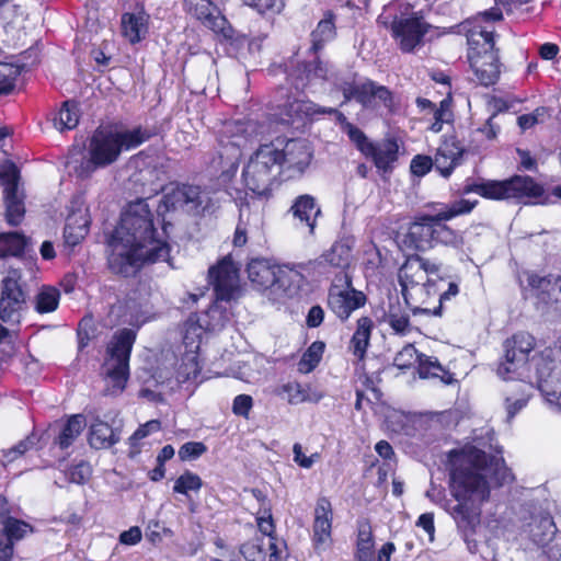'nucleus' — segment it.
I'll return each mask as SVG.
<instances>
[{
  "label": "nucleus",
  "instance_id": "1",
  "mask_svg": "<svg viewBox=\"0 0 561 561\" xmlns=\"http://www.w3.org/2000/svg\"><path fill=\"white\" fill-rule=\"evenodd\" d=\"M534 348L535 339L526 332L516 333L504 343L505 354L496 374L504 380L517 379L503 391L508 421L527 405L534 382L549 403L561 404V342L546 347L529 360Z\"/></svg>",
  "mask_w": 561,
  "mask_h": 561
},
{
  "label": "nucleus",
  "instance_id": "2",
  "mask_svg": "<svg viewBox=\"0 0 561 561\" xmlns=\"http://www.w3.org/2000/svg\"><path fill=\"white\" fill-rule=\"evenodd\" d=\"M449 457L450 493L457 502L449 513L458 524L473 528L480 523L491 486L511 483L514 477L502 458L488 456L473 444L451 450Z\"/></svg>",
  "mask_w": 561,
  "mask_h": 561
},
{
  "label": "nucleus",
  "instance_id": "3",
  "mask_svg": "<svg viewBox=\"0 0 561 561\" xmlns=\"http://www.w3.org/2000/svg\"><path fill=\"white\" fill-rule=\"evenodd\" d=\"M169 254L164 231L156 229L146 199L129 203L108 241V267L128 276L145 264L168 261Z\"/></svg>",
  "mask_w": 561,
  "mask_h": 561
},
{
  "label": "nucleus",
  "instance_id": "4",
  "mask_svg": "<svg viewBox=\"0 0 561 561\" xmlns=\"http://www.w3.org/2000/svg\"><path fill=\"white\" fill-rule=\"evenodd\" d=\"M478 201L461 198L443 207L434 215H420L409 225L402 237V245L408 250L425 252L437 244L459 249L463 237L446 225L457 216L469 214Z\"/></svg>",
  "mask_w": 561,
  "mask_h": 561
},
{
  "label": "nucleus",
  "instance_id": "5",
  "mask_svg": "<svg viewBox=\"0 0 561 561\" xmlns=\"http://www.w3.org/2000/svg\"><path fill=\"white\" fill-rule=\"evenodd\" d=\"M150 136V133L141 127L125 130L96 129L89 141V159L76 168L77 174L80 178L90 176L98 168L115 162L123 150L140 146Z\"/></svg>",
  "mask_w": 561,
  "mask_h": 561
},
{
  "label": "nucleus",
  "instance_id": "6",
  "mask_svg": "<svg viewBox=\"0 0 561 561\" xmlns=\"http://www.w3.org/2000/svg\"><path fill=\"white\" fill-rule=\"evenodd\" d=\"M468 59L477 80L485 87L494 84L500 78V61L494 50V30L492 25L474 24L467 35Z\"/></svg>",
  "mask_w": 561,
  "mask_h": 561
},
{
  "label": "nucleus",
  "instance_id": "7",
  "mask_svg": "<svg viewBox=\"0 0 561 561\" xmlns=\"http://www.w3.org/2000/svg\"><path fill=\"white\" fill-rule=\"evenodd\" d=\"M136 340V331L123 329L116 332L108 344L103 373L111 394L122 392L129 376V357Z\"/></svg>",
  "mask_w": 561,
  "mask_h": 561
},
{
  "label": "nucleus",
  "instance_id": "8",
  "mask_svg": "<svg viewBox=\"0 0 561 561\" xmlns=\"http://www.w3.org/2000/svg\"><path fill=\"white\" fill-rule=\"evenodd\" d=\"M275 144L261 145L249 158L242 171L244 185L254 194L264 196L278 174H282Z\"/></svg>",
  "mask_w": 561,
  "mask_h": 561
},
{
  "label": "nucleus",
  "instance_id": "9",
  "mask_svg": "<svg viewBox=\"0 0 561 561\" xmlns=\"http://www.w3.org/2000/svg\"><path fill=\"white\" fill-rule=\"evenodd\" d=\"M465 193H477L489 199L539 197L543 190L529 176L515 175L504 181H482L466 185Z\"/></svg>",
  "mask_w": 561,
  "mask_h": 561
},
{
  "label": "nucleus",
  "instance_id": "10",
  "mask_svg": "<svg viewBox=\"0 0 561 561\" xmlns=\"http://www.w3.org/2000/svg\"><path fill=\"white\" fill-rule=\"evenodd\" d=\"M339 87L343 92L345 101L354 99L366 108H376L381 105L388 111L393 108L392 92L387 87L380 85L373 80L343 81Z\"/></svg>",
  "mask_w": 561,
  "mask_h": 561
},
{
  "label": "nucleus",
  "instance_id": "11",
  "mask_svg": "<svg viewBox=\"0 0 561 561\" xmlns=\"http://www.w3.org/2000/svg\"><path fill=\"white\" fill-rule=\"evenodd\" d=\"M277 160L286 179L301 176L312 160V149L305 139H288L282 149L277 147Z\"/></svg>",
  "mask_w": 561,
  "mask_h": 561
},
{
  "label": "nucleus",
  "instance_id": "12",
  "mask_svg": "<svg viewBox=\"0 0 561 561\" xmlns=\"http://www.w3.org/2000/svg\"><path fill=\"white\" fill-rule=\"evenodd\" d=\"M443 264L420 255L409 256L399 270L402 291L439 276Z\"/></svg>",
  "mask_w": 561,
  "mask_h": 561
},
{
  "label": "nucleus",
  "instance_id": "13",
  "mask_svg": "<svg viewBox=\"0 0 561 561\" xmlns=\"http://www.w3.org/2000/svg\"><path fill=\"white\" fill-rule=\"evenodd\" d=\"M20 279L21 275L18 271H10L2 280L0 318L4 322L19 321L25 306V294L21 288Z\"/></svg>",
  "mask_w": 561,
  "mask_h": 561
},
{
  "label": "nucleus",
  "instance_id": "14",
  "mask_svg": "<svg viewBox=\"0 0 561 561\" xmlns=\"http://www.w3.org/2000/svg\"><path fill=\"white\" fill-rule=\"evenodd\" d=\"M208 276L217 298L230 300L239 284V267L234 264L231 256H225L217 265L211 266Z\"/></svg>",
  "mask_w": 561,
  "mask_h": 561
},
{
  "label": "nucleus",
  "instance_id": "15",
  "mask_svg": "<svg viewBox=\"0 0 561 561\" xmlns=\"http://www.w3.org/2000/svg\"><path fill=\"white\" fill-rule=\"evenodd\" d=\"M428 25L416 15L394 19L391 23V32L403 51H412L421 44L427 32Z\"/></svg>",
  "mask_w": 561,
  "mask_h": 561
},
{
  "label": "nucleus",
  "instance_id": "16",
  "mask_svg": "<svg viewBox=\"0 0 561 561\" xmlns=\"http://www.w3.org/2000/svg\"><path fill=\"white\" fill-rule=\"evenodd\" d=\"M311 266L299 265L297 267L286 264H277L275 270V282L272 285L270 295L274 300L295 295L305 279V272Z\"/></svg>",
  "mask_w": 561,
  "mask_h": 561
},
{
  "label": "nucleus",
  "instance_id": "17",
  "mask_svg": "<svg viewBox=\"0 0 561 561\" xmlns=\"http://www.w3.org/2000/svg\"><path fill=\"white\" fill-rule=\"evenodd\" d=\"M365 302V295L362 291L352 288L350 284H347L346 288L333 285L329 290V308L343 321L348 319L353 311L363 307Z\"/></svg>",
  "mask_w": 561,
  "mask_h": 561
},
{
  "label": "nucleus",
  "instance_id": "18",
  "mask_svg": "<svg viewBox=\"0 0 561 561\" xmlns=\"http://www.w3.org/2000/svg\"><path fill=\"white\" fill-rule=\"evenodd\" d=\"M444 285H446L445 279L438 276L424 284L410 287L402 291V295L413 313L433 314V309L428 307V304L432 299H437L438 291Z\"/></svg>",
  "mask_w": 561,
  "mask_h": 561
},
{
  "label": "nucleus",
  "instance_id": "19",
  "mask_svg": "<svg viewBox=\"0 0 561 561\" xmlns=\"http://www.w3.org/2000/svg\"><path fill=\"white\" fill-rule=\"evenodd\" d=\"M201 327L191 325L184 335V344L187 348L181 358V363L176 368V380L186 382L198 377L201 366L198 362L197 351L199 350V341L194 340L191 335L199 336Z\"/></svg>",
  "mask_w": 561,
  "mask_h": 561
},
{
  "label": "nucleus",
  "instance_id": "20",
  "mask_svg": "<svg viewBox=\"0 0 561 561\" xmlns=\"http://www.w3.org/2000/svg\"><path fill=\"white\" fill-rule=\"evenodd\" d=\"M465 148L454 137H445L436 149L434 167L444 178H449L454 170L461 164Z\"/></svg>",
  "mask_w": 561,
  "mask_h": 561
},
{
  "label": "nucleus",
  "instance_id": "21",
  "mask_svg": "<svg viewBox=\"0 0 561 561\" xmlns=\"http://www.w3.org/2000/svg\"><path fill=\"white\" fill-rule=\"evenodd\" d=\"M527 291L538 300V306L561 301V276L541 277L530 273L527 275Z\"/></svg>",
  "mask_w": 561,
  "mask_h": 561
},
{
  "label": "nucleus",
  "instance_id": "22",
  "mask_svg": "<svg viewBox=\"0 0 561 561\" xmlns=\"http://www.w3.org/2000/svg\"><path fill=\"white\" fill-rule=\"evenodd\" d=\"M147 302L134 297H127L112 306L110 314L118 323L129 324L135 328L141 327L149 319L147 316Z\"/></svg>",
  "mask_w": 561,
  "mask_h": 561
},
{
  "label": "nucleus",
  "instance_id": "23",
  "mask_svg": "<svg viewBox=\"0 0 561 561\" xmlns=\"http://www.w3.org/2000/svg\"><path fill=\"white\" fill-rule=\"evenodd\" d=\"M204 198L205 196L198 186L182 185L171 190L164 196V203L168 208L197 213L204 203Z\"/></svg>",
  "mask_w": 561,
  "mask_h": 561
},
{
  "label": "nucleus",
  "instance_id": "24",
  "mask_svg": "<svg viewBox=\"0 0 561 561\" xmlns=\"http://www.w3.org/2000/svg\"><path fill=\"white\" fill-rule=\"evenodd\" d=\"M275 393L285 399L289 404L318 403L324 398L323 391L311 383L288 381L279 386Z\"/></svg>",
  "mask_w": 561,
  "mask_h": 561
},
{
  "label": "nucleus",
  "instance_id": "25",
  "mask_svg": "<svg viewBox=\"0 0 561 561\" xmlns=\"http://www.w3.org/2000/svg\"><path fill=\"white\" fill-rule=\"evenodd\" d=\"M149 14L142 9L125 12L121 18V33L131 45L144 41L149 32Z\"/></svg>",
  "mask_w": 561,
  "mask_h": 561
},
{
  "label": "nucleus",
  "instance_id": "26",
  "mask_svg": "<svg viewBox=\"0 0 561 561\" xmlns=\"http://www.w3.org/2000/svg\"><path fill=\"white\" fill-rule=\"evenodd\" d=\"M333 511L327 497H320L314 507L313 542L317 548L327 546L331 540Z\"/></svg>",
  "mask_w": 561,
  "mask_h": 561
},
{
  "label": "nucleus",
  "instance_id": "27",
  "mask_svg": "<svg viewBox=\"0 0 561 561\" xmlns=\"http://www.w3.org/2000/svg\"><path fill=\"white\" fill-rule=\"evenodd\" d=\"M5 204V218L11 226H18L24 216V205L18 197V182L14 174H0Z\"/></svg>",
  "mask_w": 561,
  "mask_h": 561
},
{
  "label": "nucleus",
  "instance_id": "28",
  "mask_svg": "<svg viewBox=\"0 0 561 561\" xmlns=\"http://www.w3.org/2000/svg\"><path fill=\"white\" fill-rule=\"evenodd\" d=\"M277 263L267 259H253L248 263L247 273L251 284L257 290H268L275 282V270Z\"/></svg>",
  "mask_w": 561,
  "mask_h": 561
},
{
  "label": "nucleus",
  "instance_id": "29",
  "mask_svg": "<svg viewBox=\"0 0 561 561\" xmlns=\"http://www.w3.org/2000/svg\"><path fill=\"white\" fill-rule=\"evenodd\" d=\"M90 221L88 208L72 210L67 217L64 229L65 242L70 247L80 243L89 232Z\"/></svg>",
  "mask_w": 561,
  "mask_h": 561
},
{
  "label": "nucleus",
  "instance_id": "30",
  "mask_svg": "<svg viewBox=\"0 0 561 561\" xmlns=\"http://www.w3.org/2000/svg\"><path fill=\"white\" fill-rule=\"evenodd\" d=\"M333 112V108L319 107L309 100L294 99L284 105V113L280 114L279 119L283 124H293L305 117H313L314 115L325 113L331 114Z\"/></svg>",
  "mask_w": 561,
  "mask_h": 561
},
{
  "label": "nucleus",
  "instance_id": "31",
  "mask_svg": "<svg viewBox=\"0 0 561 561\" xmlns=\"http://www.w3.org/2000/svg\"><path fill=\"white\" fill-rule=\"evenodd\" d=\"M400 146L394 138H386L371 145L369 156L375 165L382 171H388L398 160Z\"/></svg>",
  "mask_w": 561,
  "mask_h": 561
},
{
  "label": "nucleus",
  "instance_id": "32",
  "mask_svg": "<svg viewBox=\"0 0 561 561\" xmlns=\"http://www.w3.org/2000/svg\"><path fill=\"white\" fill-rule=\"evenodd\" d=\"M290 210L293 216L299 220L300 225L308 228L309 232L312 233L316 226V219L321 213L320 208L316 204L314 197L308 194L298 196Z\"/></svg>",
  "mask_w": 561,
  "mask_h": 561
},
{
  "label": "nucleus",
  "instance_id": "33",
  "mask_svg": "<svg viewBox=\"0 0 561 561\" xmlns=\"http://www.w3.org/2000/svg\"><path fill=\"white\" fill-rule=\"evenodd\" d=\"M186 9L190 13L195 15L207 27L213 30L221 28L225 24V19L219 16L216 7L210 0H185Z\"/></svg>",
  "mask_w": 561,
  "mask_h": 561
},
{
  "label": "nucleus",
  "instance_id": "34",
  "mask_svg": "<svg viewBox=\"0 0 561 561\" xmlns=\"http://www.w3.org/2000/svg\"><path fill=\"white\" fill-rule=\"evenodd\" d=\"M374 322L369 317H360L356 322V330L350 342V350L358 359L365 357L369 346Z\"/></svg>",
  "mask_w": 561,
  "mask_h": 561
},
{
  "label": "nucleus",
  "instance_id": "35",
  "mask_svg": "<svg viewBox=\"0 0 561 561\" xmlns=\"http://www.w3.org/2000/svg\"><path fill=\"white\" fill-rule=\"evenodd\" d=\"M118 442V436L106 423L96 419L90 426L89 444L95 449L110 448Z\"/></svg>",
  "mask_w": 561,
  "mask_h": 561
},
{
  "label": "nucleus",
  "instance_id": "36",
  "mask_svg": "<svg viewBox=\"0 0 561 561\" xmlns=\"http://www.w3.org/2000/svg\"><path fill=\"white\" fill-rule=\"evenodd\" d=\"M351 261V248L345 242H335L329 251H327L320 260L314 263H310L311 267H322L324 264H329L333 267L344 268L350 264Z\"/></svg>",
  "mask_w": 561,
  "mask_h": 561
},
{
  "label": "nucleus",
  "instance_id": "37",
  "mask_svg": "<svg viewBox=\"0 0 561 561\" xmlns=\"http://www.w3.org/2000/svg\"><path fill=\"white\" fill-rule=\"evenodd\" d=\"M494 116H491L481 127L471 131L469 149L476 152L481 151L488 147V144L493 141L500 131V125L494 123Z\"/></svg>",
  "mask_w": 561,
  "mask_h": 561
},
{
  "label": "nucleus",
  "instance_id": "38",
  "mask_svg": "<svg viewBox=\"0 0 561 561\" xmlns=\"http://www.w3.org/2000/svg\"><path fill=\"white\" fill-rule=\"evenodd\" d=\"M79 107L75 102L66 101L53 117L54 127L59 130H69L79 123Z\"/></svg>",
  "mask_w": 561,
  "mask_h": 561
},
{
  "label": "nucleus",
  "instance_id": "39",
  "mask_svg": "<svg viewBox=\"0 0 561 561\" xmlns=\"http://www.w3.org/2000/svg\"><path fill=\"white\" fill-rule=\"evenodd\" d=\"M0 523L2 525L0 533L8 537L14 545L34 531L32 525L15 517H5Z\"/></svg>",
  "mask_w": 561,
  "mask_h": 561
},
{
  "label": "nucleus",
  "instance_id": "40",
  "mask_svg": "<svg viewBox=\"0 0 561 561\" xmlns=\"http://www.w3.org/2000/svg\"><path fill=\"white\" fill-rule=\"evenodd\" d=\"M203 486L202 478L190 470H185L180 474L173 484V492L191 499L192 493H198Z\"/></svg>",
  "mask_w": 561,
  "mask_h": 561
},
{
  "label": "nucleus",
  "instance_id": "41",
  "mask_svg": "<svg viewBox=\"0 0 561 561\" xmlns=\"http://www.w3.org/2000/svg\"><path fill=\"white\" fill-rule=\"evenodd\" d=\"M325 344L321 341H314L302 354L298 362V371L301 374L311 373L321 362Z\"/></svg>",
  "mask_w": 561,
  "mask_h": 561
},
{
  "label": "nucleus",
  "instance_id": "42",
  "mask_svg": "<svg viewBox=\"0 0 561 561\" xmlns=\"http://www.w3.org/2000/svg\"><path fill=\"white\" fill-rule=\"evenodd\" d=\"M85 425L87 422L83 415H72L67 421L66 425L64 426L58 437L59 447L62 449L69 447L73 443V440L81 434Z\"/></svg>",
  "mask_w": 561,
  "mask_h": 561
},
{
  "label": "nucleus",
  "instance_id": "43",
  "mask_svg": "<svg viewBox=\"0 0 561 561\" xmlns=\"http://www.w3.org/2000/svg\"><path fill=\"white\" fill-rule=\"evenodd\" d=\"M60 293L55 287L44 286L35 296V310L38 313H49L57 309Z\"/></svg>",
  "mask_w": 561,
  "mask_h": 561
},
{
  "label": "nucleus",
  "instance_id": "44",
  "mask_svg": "<svg viewBox=\"0 0 561 561\" xmlns=\"http://www.w3.org/2000/svg\"><path fill=\"white\" fill-rule=\"evenodd\" d=\"M383 322L399 335H407L411 331L409 316L401 311L399 306L390 305L389 310L383 314Z\"/></svg>",
  "mask_w": 561,
  "mask_h": 561
},
{
  "label": "nucleus",
  "instance_id": "45",
  "mask_svg": "<svg viewBox=\"0 0 561 561\" xmlns=\"http://www.w3.org/2000/svg\"><path fill=\"white\" fill-rule=\"evenodd\" d=\"M376 553L377 552L374 549V537L371 526L369 522L362 520L358 523L355 558L369 557L370 554Z\"/></svg>",
  "mask_w": 561,
  "mask_h": 561
},
{
  "label": "nucleus",
  "instance_id": "46",
  "mask_svg": "<svg viewBox=\"0 0 561 561\" xmlns=\"http://www.w3.org/2000/svg\"><path fill=\"white\" fill-rule=\"evenodd\" d=\"M25 238L19 232L0 233V257L20 255L24 251Z\"/></svg>",
  "mask_w": 561,
  "mask_h": 561
},
{
  "label": "nucleus",
  "instance_id": "47",
  "mask_svg": "<svg viewBox=\"0 0 561 561\" xmlns=\"http://www.w3.org/2000/svg\"><path fill=\"white\" fill-rule=\"evenodd\" d=\"M335 36V27L332 19L321 20L316 30L311 33V49L317 53L324 43L330 42Z\"/></svg>",
  "mask_w": 561,
  "mask_h": 561
},
{
  "label": "nucleus",
  "instance_id": "48",
  "mask_svg": "<svg viewBox=\"0 0 561 561\" xmlns=\"http://www.w3.org/2000/svg\"><path fill=\"white\" fill-rule=\"evenodd\" d=\"M20 72V67L8 62H0V94H7L13 90Z\"/></svg>",
  "mask_w": 561,
  "mask_h": 561
},
{
  "label": "nucleus",
  "instance_id": "49",
  "mask_svg": "<svg viewBox=\"0 0 561 561\" xmlns=\"http://www.w3.org/2000/svg\"><path fill=\"white\" fill-rule=\"evenodd\" d=\"M445 373L444 367L437 358L421 354L419 358V375L421 378L442 377Z\"/></svg>",
  "mask_w": 561,
  "mask_h": 561
},
{
  "label": "nucleus",
  "instance_id": "50",
  "mask_svg": "<svg viewBox=\"0 0 561 561\" xmlns=\"http://www.w3.org/2000/svg\"><path fill=\"white\" fill-rule=\"evenodd\" d=\"M343 130L347 134L352 142L355 144L357 149L365 156H369L373 142L368 140L366 135L355 125L346 123Z\"/></svg>",
  "mask_w": 561,
  "mask_h": 561
},
{
  "label": "nucleus",
  "instance_id": "51",
  "mask_svg": "<svg viewBox=\"0 0 561 561\" xmlns=\"http://www.w3.org/2000/svg\"><path fill=\"white\" fill-rule=\"evenodd\" d=\"M263 539L264 537H255L243 543L240 548L241 554L249 561L264 560L265 551L263 549Z\"/></svg>",
  "mask_w": 561,
  "mask_h": 561
},
{
  "label": "nucleus",
  "instance_id": "52",
  "mask_svg": "<svg viewBox=\"0 0 561 561\" xmlns=\"http://www.w3.org/2000/svg\"><path fill=\"white\" fill-rule=\"evenodd\" d=\"M420 355L412 344H408L397 353L393 365L399 369H407L412 367L416 362L419 363Z\"/></svg>",
  "mask_w": 561,
  "mask_h": 561
},
{
  "label": "nucleus",
  "instance_id": "53",
  "mask_svg": "<svg viewBox=\"0 0 561 561\" xmlns=\"http://www.w3.org/2000/svg\"><path fill=\"white\" fill-rule=\"evenodd\" d=\"M248 7L255 9L261 14H277L284 8L283 0H242Z\"/></svg>",
  "mask_w": 561,
  "mask_h": 561
},
{
  "label": "nucleus",
  "instance_id": "54",
  "mask_svg": "<svg viewBox=\"0 0 561 561\" xmlns=\"http://www.w3.org/2000/svg\"><path fill=\"white\" fill-rule=\"evenodd\" d=\"M91 473H92V470H91L90 465L82 461V462L71 467L67 471V479L69 480V482H72L76 484H83L90 479Z\"/></svg>",
  "mask_w": 561,
  "mask_h": 561
},
{
  "label": "nucleus",
  "instance_id": "55",
  "mask_svg": "<svg viewBox=\"0 0 561 561\" xmlns=\"http://www.w3.org/2000/svg\"><path fill=\"white\" fill-rule=\"evenodd\" d=\"M207 447L202 442H188L181 446L179 449V457L181 460H191L201 457L205 454Z\"/></svg>",
  "mask_w": 561,
  "mask_h": 561
},
{
  "label": "nucleus",
  "instance_id": "56",
  "mask_svg": "<svg viewBox=\"0 0 561 561\" xmlns=\"http://www.w3.org/2000/svg\"><path fill=\"white\" fill-rule=\"evenodd\" d=\"M256 523L262 535L270 537L268 543L275 541V538L272 536L274 533V523L268 508L261 510L257 513Z\"/></svg>",
  "mask_w": 561,
  "mask_h": 561
},
{
  "label": "nucleus",
  "instance_id": "57",
  "mask_svg": "<svg viewBox=\"0 0 561 561\" xmlns=\"http://www.w3.org/2000/svg\"><path fill=\"white\" fill-rule=\"evenodd\" d=\"M434 167V158L424 154L415 156L410 164L411 172L416 176H424Z\"/></svg>",
  "mask_w": 561,
  "mask_h": 561
},
{
  "label": "nucleus",
  "instance_id": "58",
  "mask_svg": "<svg viewBox=\"0 0 561 561\" xmlns=\"http://www.w3.org/2000/svg\"><path fill=\"white\" fill-rule=\"evenodd\" d=\"M547 111L545 107H537L533 113L524 114L518 117L517 122L522 129H529L536 124L543 121Z\"/></svg>",
  "mask_w": 561,
  "mask_h": 561
},
{
  "label": "nucleus",
  "instance_id": "59",
  "mask_svg": "<svg viewBox=\"0 0 561 561\" xmlns=\"http://www.w3.org/2000/svg\"><path fill=\"white\" fill-rule=\"evenodd\" d=\"M253 407V399L249 394H239L233 399L232 412L236 415L248 417Z\"/></svg>",
  "mask_w": 561,
  "mask_h": 561
},
{
  "label": "nucleus",
  "instance_id": "60",
  "mask_svg": "<svg viewBox=\"0 0 561 561\" xmlns=\"http://www.w3.org/2000/svg\"><path fill=\"white\" fill-rule=\"evenodd\" d=\"M306 81L310 82L313 79H328L329 69L325 64L317 60L313 64L305 66Z\"/></svg>",
  "mask_w": 561,
  "mask_h": 561
},
{
  "label": "nucleus",
  "instance_id": "61",
  "mask_svg": "<svg viewBox=\"0 0 561 561\" xmlns=\"http://www.w3.org/2000/svg\"><path fill=\"white\" fill-rule=\"evenodd\" d=\"M294 461L301 468L309 469L313 466L319 458V454L314 453L311 456H306L302 446L298 443L293 446Z\"/></svg>",
  "mask_w": 561,
  "mask_h": 561
},
{
  "label": "nucleus",
  "instance_id": "62",
  "mask_svg": "<svg viewBox=\"0 0 561 561\" xmlns=\"http://www.w3.org/2000/svg\"><path fill=\"white\" fill-rule=\"evenodd\" d=\"M161 423L158 420H151L145 423L144 425H140L135 433L131 435L130 440L133 444L136 442L147 437L150 433H154L160 431Z\"/></svg>",
  "mask_w": 561,
  "mask_h": 561
},
{
  "label": "nucleus",
  "instance_id": "63",
  "mask_svg": "<svg viewBox=\"0 0 561 561\" xmlns=\"http://www.w3.org/2000/svg\"><path fill=\"white\" fill-rule=\"evenodd\" d=\"M394 545L392 542H386L378 550L376 554H370L369 557H360L355 558L356 561H390V557L394 551Z\"/></svg>",
  "mask_w": 561,
  "mask_h": 561
},
{
  "label": "nucleus",
  "instance_id": "64",
  "mask_svg": "<svg viewBox=\"0 0 561 561\" xmlns=\"http://www.w3.org/2000/svg\"><path fill=\"white\" fill-rule=\"evenodd\" d=\"M453 116L451 101L449 99L442 100L439 106L434 111V119L449 124Z\"/></svg>",
  "mask_w": 561,
  "mask_h": 561
}]
</instances>
